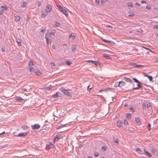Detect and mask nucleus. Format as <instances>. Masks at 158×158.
<instances>
[{
    "instance_id": "nucleus-1",
    "label": "nucleus",
    "mask_w": 158,
    "mask_h": 158,
    "mask_svg": "<svg viewBox=\"0 0 158 158\" xmlns=\"http://www.w3.org/2000/svg\"><path fill=\"white\" fill-rule=\"evenodd\" d=\"M52 6L49 5L48 4L46 6L45 9V12H43L41 15V17L42 18H45L46 16V15L48 13H50L52 10Z\"/></svg>"
},
{
    "instance_id": "nucleus-2",
    "label": "nucleus",
    "mask_w": 158,
    "mask_h": 158,
    "mask_svg": "<svg viewBox=\"0 0 158 158\" xmlns=\"http://www.w3.org/2000/svg\"><path fill=\"white\" fill-rule=\"evenodd\" d=\"M56 6L60 10V11H61L62 13H63L67 17L68 16V13L64 8L61 6L57 5H56Z\"/></svg>"
},
{
    "instance_id": "nucleus-3",
    "label": "nucleus",
    "mask_w": 158,
    "mask_h": 158,
    "mask_svg": "<svg viewBox=\"0 0 158 158\" xmlns=\"http://www.w3.org/2000/svg\"><path fill=\"white\" fill-rule=\"evenodd\" d=\"M50 33H47L45 35V38L46 41L48 44H51V41L50 39L48 37V36H50Z\"/></svg>"
},
{
    "instance_id": "nucleus-4",
    "label": "nucleus",
    "mask_w": 158,
    "mask_h": 158,
    "mask_svg": "<svg viewBox=\"0 0 158 158\" xmlns=\"http://www.w3.org/2000/svg\"><path fill=\"white\" fill-rule=\"evenodd\" d=\"M60 90L65 95L68 96H69L70 95V93L67 90L64 89L63 88H61L60 89Z\"/></svg>"
},
{
    "instance_id": "nucleus-5",
    "label": "nucleus",
    "mask_w": 158,
    "mask_h": 158,
    "mask_svg": "<svg viewBox=\"0 0 158 158\" xmlns=\"http://www.w3.org/2000/svg\"><path fill=\"white\" fill-rule=\"evenodd\" d=\"M31 128L33 130L38 129L40 127V126L38 124H35L31 126Z\"/></svg>"
},
{
    "instance_id": "nucleus-6",
    "label": "nucleus",
    "mask_w": 158,
    "mask_h": 158,
    "mask_svg": "<svg viewBox=\"0 0 158 158\" xmlns=\"http://www.w3.org/2000/svg\"><path fill=\"white\" fill-rule=\"evenodd\" d=\"M29 133V131L26 132L21 133L18 134L17 136L18 137L25 136L27 135Z\"/></svg>"
},
{
    "instance_id": "nucleus-7",
    "label": "nucleus",
    "mask_w": 158,
    "mask_h": 158,
    "mask_svg": "<svg viewBox=\"0 0 158 158\" xmlns=\"http://www.w3.org/2000/svg\"><path fill=\"white\" fill-rule=\"evenodd\" d=\"M61 138V136L59 135H56L54 137L53 139V143H55V142L58 141Z\"/></svg>"
},
{
    "instance_id": "nucleus-8",
    "label": "nucleus",
    "mask_w": 158,
    "mask_h": 158,
    "mask_svg": "<svg viewBox=\"0 0 158 158\" xmlns=\"http://www.w3.org/2000/svg\"><path fill=\"white\" fill-rule=\"evenodd\" d=\"M86 62L88 63H91L95 65H97L98 64H99V63L98 62H97L96 61H92L91 60H87L86 61Z\"/></svg>"
},
{
    "instance_id": "nucleus-9",
    "label": "nucleus",
    "mask_w": 158,
    "mask_h": 158,
    "mask_svg": "<svg viewBox=\"0 0 158 158\" xmlns=\"http://www.w3.org/2000/svg\"><path fill=\"white\" fill-rule=\"evenodd\" d=\"M124 79L127 82H131L132 81V80L131 79L127 77H124Z\"/></svg>"
},
{
    "instance_id": "nucleus-10",
    "label": "nucleus",
    "mask_w": 158,
    "mask_h": 158,
    "mask_svg": "<svg viewBox=\"0 0 158 158\" xmlns=\"http://www.w3.org/2000/svg\"><path fill=\"white\" fill-rule=\"evenodd\" d=\"M120 82V85H119V87H123L126 84V83L124 81H119Z\"/></svg>"
},
{
    "instance_id": "nucleus-11",
    "label": "nucleus",
    "mask_w": 158,
    "mask_h": 158,
    "mask_svg": "<svg viewBox=\"0 0 158 158\" xmlns=\"http://www.w3.org/2000/svg\"><path fill=\"white\" fill-rule=\"evenodd\" d=\"M54 145L51 143H49L48 144V147L49 148H54Z\"/></svg>"
},
{
    "instance_id": "nucleus-12",
    "label": "nucleus",
    "mask_w": 158,
    "mask_h": 158,
    "mask_svg": "<svg viewBox=\"0 0 158 158\" xmlns=\"http://www.w3.org/2000/svg\"><path fill=\"white\" fill-rule=\"evenodd\" d=\"M20 18L18 15H16L15 17V20L16 22L19 21L20 20Z\"/></svg>"
},
{
    "instance_id": "nucleus-13",
    "label": "nucleus",
    "mask_w": 158,
    "mask_h": 158,
    "mask_svg": "<svg viewBox=\"0 0 158 158\" xmlns=\"http://www.w3.org/2000/svg\"><path fill=\"white\" fill-rule=\"evenodd\" d=\"M60 93L59 92H57L55 93L54 94L52 95V97L54 98H58L59 97L58 94Z\"/></svg>"
},
{
    "instance_id": "nucleus-14",
    "label": "nucleus",
    "mask_w": 158,
    "mask_h": 158,
    "mask_svg": "<svg viewBox=\"0 0 158 158\" xmlns=\"http://www.w3.org/2000/svg\"><path fill=\"white\" fill-rule=\"evenodd\" d=\"M133 66L135 67H142L143 66V65H139V64H137L135 63H134L132 64Z\"/></svg>"
},
{
    "instance_id": "nucleus-15",
    "label": "nucleus",
    "mask_w": 158,
    "mask_h": 158,
    "mask_svg": "<svg viewBox=\"0 0 158 158\" xmlns=\"http://www.w3.org/2000/svg\"><path fill=\"white\" fill-rule=\"evenodd\" d=\"M135 121H136V122L138 123V124H141V122L140 121V119L139 118H135Z\"/></svg>"
},
{
    "instance_id": "nucleus-16",
    "label": "nucleus",
    "mask_w": 158,
    "mask_h": 158,
    "mask_svg": "<svg viewBox=\"0 0 158 158\" xmlns=\"http://www.w3.org/2000/svg\"><path fill=\"white\" fill-rule=\"evenodd\" d=\"M113 141L114 143H118V139L117 138H116V139H115V138L114 137H113Z\"/></svg>"
},
{
    "instance_id": "nucleus-17",
    "label": "nucleus",
    "mask_w": 158,
    "mask_h": 158,
    "mask_svg": "<svg viewBox=\"0 0 158 158\" xmlns=\"http://www.w3.org/2000/svg\"><path fill=\"white\" fill-rule=\"evenodd\" d=\"M120 82H117L115 83L114 85V86L115 87H117L118 86L119 87Z\"/></svg>"
},
{
    "instance_id": "nucleus-18",
    "label": "nucleus",
    "mask_w": 158,
    "mask_h": 158,
    "mask_svg": "<svg viewBox=\"0 0 158 158\" xmlns=\"http://www.w3.org/2000/svg\"><path fill=\"white\" fill-rule=\"evenodd\" d=\"M1 7L2 8H3V10L5 11L7 10V9L6 8V5H2L1 6Z\"/></svg>"
},
{
    "instance_id": "nucleus-19",
    "label": "nucleus",
    "mask_w": 158,
    "mask_h": 158,
    "mask_svg": "<svg viewBox=\"0 0 158 158\" xmlns=\"http://www.w3.org/2000/svg\"><path fill=\"white\" fill-rule=\"evenodd\" d=\"M35 73L37 76H40L42 74V73L39 71L35 72Z\"/></svg>"
},
{
    "instance_id": "nucleus-20",
    "label": "nucleus",
    "mask_w": 158,
    "mask_h": 158,
    "mask_svg": "<svg viewBox=\"0 0 158 158\" xmlns=\"http://www.w3.org/2000/svg\"><path fill=\"white\" fill-rule=\"evenodd\" d=\"M70 38H71L72 40H74L75 38V36L72 33L69 36Z\"/></svg>"
},
{
    "instance_id": "nucleus-21",
    "label": "nucleus",
    "mask_w": 158,
    "mask_h": 158,
    "mask_svg": "<svg viewBox=\"0 0 158 158\" xmlns=\"http://www.w3.org/2000/svg\"><path fill=\"white\" fill-rule=\"evenodd\" d=\"M131 114L130 113L127 114L126 116V117L130 119L131 117Z\"/></svg>"
},
{
    "instance_id": "nucleus-22",
    "label": "nucleus",
    "mask_w": 158,
    "mask_h": 158,
    "mask_svg": "<svg viewBox=\"0 0 158 158\" xmlns=\"http://www.w3.org/2000/svg\"><path fill=\"white\" fill-rule=\"evenodd\" d=\"M21 128L24 129V130H25V129H28V128H29V127L27 126H22L21 127Z\"/></svg>"
},
{
    "instance_id": "nucleus-23",
    "label": "nucleus",
    "mask_w": 158,
    "mask_h": 158,
    "mask_svg": "<svg viewBox=\"0 0 158 158\" xmlns=\"http://www.w3.org/2000/svg\"><path fill=\"white\" fill-rule=\"evenodd\" d=\"M16 99L19 101L21 100H23V99L20 97H16Z\"/></svg>"
},
{
    "instance_id": "nucleus-24",
    "label": "nucleus",
    "mask_w": 158,
    "mask_h": 158,
    "mask_svg": "<svg viewBox=\"0 0 158 158\" xmlns=\"http://www.w3.org/2000/svg\"><path fill=\"white\" fill-rule=\"evenodd\" d=\"M128 6L129 9H131L132 7V5L131 3L129 2L128 3Z\"/></svg>"
},
{
    "instance_id": "nucleus-25",
    "label": "nucleus",
    "mask_w": 158,
    "mask_h": 158,
    "mask_svg": "<svg viewBox=\"0 0 158 158\" xmlns=\"http://www.w3.org/2000/svg\"><path fill=\"white\" fill-rule=\"evenodd\" d=\"M27 6V3L25 2H23L21 5V7H25Z\"/></svg>"
},
{
    "instance_id": "nucleus-26",
    "label": "nucleus",
    "mask_w": 158,
    "mask_h": 158,
    "mask_svg": "<svg viewBox=\"0 0 158 158\" xmlns=\"http://www.w3.org/2000/svg\"><path fill=\"white\" fill-rule=\"evenodd\" d=\"M34 65V64L32 61H30L29 62V67L32 66Z\"/></svg>"
},
{
    "instance_id": "nucleus-27",
    "label": "nucleus",
    "mask_w": 158,
    "mask_h": 158,
    "mask_svg": "<svg viewBox=\"0 0 158 158\" xmlns=\"http://www.w3.org/2000/svg\"><path fill=\"white\" fill-rule=\"evenodd\" d=\"M65 63L68 65H70L72 63V62H71L70 61H68H68H65Z\"/></svg>"
},
{
    "instance_id": "nucleus-28",
    "label": "nucleus",
    "mask_w": 158,
    "mask_h": 158,
    "mask_svg": "<svg viewBox=\"0 0 158 158\" xmlns=\"http://www.w3.org/2000/svg\"><path fill=\"white\" fill-rule=\"evenodd\" d=\"M122 124L123 123H122L118 122L117 123V125L118 127H121V126H122Z\"/></svg>"
},
{
    "instance_id": "nucleus-29",
    "label": "nucleus",
    "mask_w": 158,
    "mask_h": 158,
    "mask_svg": "<svg viewBox=\"0 0 158 158\" xmlns=\"http://www.w3.org/2000/svg\"><path fill=\"white\" fill-rule=\"evenodd\" d=\"M106 146H102L101 148V150L102 151H104L106 150Z\"/></svg>"
},
{
    "instance_id": "nucleus-30",
    "label": "nucleus",
    "mask_w": 158,
    "mask_h": 158,
    "mask_svg": "<svg viewBox=\"0 0 158 158\" xmlns=\"http://www.w3.org/2000/svg\"><path fill=\"white\" fill-rule=\"evenodd\" d=\"M151 124L150 123H148V129L149 131H150L151 130Z\"/></svg>"
},
{
    "instance_id": "nucleus-31",
    "label": "nucleus",
    "mask_w": 158,
    "mask_h": 158,
    "mask_svg": "<svg viewBox=\"0 0 158 158\" xmlns=\"http://www.w3.org/2000/svg\"><path fill=\"white\" fill-rule=\"evenodd\" d=\"M143 87V86L142 85H140L138 87L135 88H133V89H139V88H142Z\"/></svg>"
},
{
    "instance_id": "nucleus-32",
    "label": "nucleus",
    "mask_w": 158,
    "mask_h": 158,
    "mask_svg": "<svg viewBox=\"0 0 158 158\" xmlns=\"http://www.w3.org/2000/svg\"><path fill=\"white\" fill-rule=\"evenodd\" d=\"M148 79H149V80L150 81H153V79H152V77L151 76H149L148 77Z\"/></svg>"
},
{
    "instance_id": "nucleus-33",
    "label": "nucleus",
    "mask_w": 158,
    "mask_h": 158,
    "mask_svg": "<svg viewBox=\"0 0 158 158\" xmlns=\"http://www.w3.org/2000/svg\"><path fill=\"white\" fill-rule=\"evenodd\" d=\"M60 24L58 22H56L54 24V25L56 27H59L60 26Z\"/></svg>"
},
{
    "instance_id": "nucleus-34",
    "label": "nucleus",
    "mask_w": 158,
    "mask_h": 158,
    "mask_svg": "<svg viewBox=\"0 0 158 158\" xmlns=\"http://www.w3.org/2000/svg\"><path fill=\"white\" fill-rule=\"evenodd\" d=\"M144 151L145 153H146L149 157H151L152 156V155L148 152L146 151L145 150H144Z\"/></svg>"
},
{
    "instance_id": "nucleus-35",
    "label": "nucleus",
    "mask_w": 158,
    "mask_h": 158,
    "mask_svg": "<svg viewBox=\"0 0 158 158\" xmlns=\"http://www.w3.org/2000/svg\"><path fill=\"white\" fill-rule=\"evenodd\" d=\"M29 69L30 71L31 72H34V69L32 67V66L31 67H29Z\"/></svg>"
},
{
    "instance_id": "nucleus-36",
    "label": "nucleus",
    "mask_w": 158,
    "mask_h": 158,
    "mask_svg": "<svg viewBox=\"0 0 158 158\" xmlns=\"http://www.w3.org/2000/svg\"><path fill=\"white\" fill-rule=\"evenodd\" d=\"M124 124H125V125H128V123L127 121L125 119L124 120Z\"/></svg>"
},
{
    "instance_id": "nucleus-37",
    "label": "nucleus",
    "mask_w": 158,
    "mask_h": 158,
    "mask_svg": "<svg viewBox=\"0 0 158 158\" xmlns=\"http://www.w3.org/2000/svg\"><path fill=\"white\" fill-rule=\"evenodd\" d=\"M109 44H110L111 45H114L115 43L112 41H109Z\"/></svg>"
},
{
    "instance_id": "nucleus-38",
    "label": "nucleus",
    "mask_w": 158,
    "mask_h": 158,
    "mask_svg": "<svg viewBox=\"0 0 158 158\" xmlns=\"http://www.w3.org/2000/svg\"><path fill=\"white\" fill-rule=\"evenodd\" d=\"M106 58V59H109V56H108L106 55V54L103 55L102 56Z\"/></svg>"
},
{
    "instance_id": "nucleus-39",
    "label": "nucleus",
    "mask_w": 158,
    "mask_h": 158,
    "mask_svg": "<svg viewBox=\"0 0 158 158\" xmlns=\"http://www.w3.org/2000/svg\"><path fill=\"white\" fill-rule=\"evenodd\" d=\"M106 2H107V1H105L104 0H102L101 1V3L102 5H104V3H105Z\"/></svg>"
},
{
    "instance_id": "nucleus-40",
    "label": "nucleus",
    "mask_w": 158,
    "mask_h": 158,
    "mask_svg": "<svg viewBox=\"0 0 158 158\" xmlns=\"http://www.w3.org/2000/svg\"><path fill=\"white\" fill-rule=\"evenodd\" d=\"M95 2L96 4L97 5H99V0H96Z\"/></svg>"
},
{
    "instance_id": "nucleus-41",
    "label": "nucleus",
    "mask_w": 158,
    "mask_h": 158,
    "mask_svg": "<svg viewBox=\"0 0 158 158\" xmlns=\"http://www.w3.org/2000/svg\"><path fill=\"white\" fill-rule=\"evenodd\" d=\"M134 16V15L133 13H130L128 15V16L129 17H133Z\"/></svg>"
},
{
    "instance_id": "nucleus-42",
    "label": "nucleus",
    "mask_w": 158,
    "mask_h": 158,
    "mask_svg": "<svg viewBox=\"0 0 158 158\" xmlns=\"http://www.w3.org/2000/svg\"><path fill=\"white\" fill-rule=\"evenodd\" d=\"M136 151L138 152H141V150L139 148H137L136 149Z\"/></svg>"
},
{
    "instance_id": "nucleus-43",
    "label": "nucleus",
    "mask_w": 158,
    "mask_h": 158,
    "mask_svg": "<svg viewBox=\"0 0 158 158\" xmlns=\"http://www.w3.org/2000/svg\"><path fill=\"white\" fill-rule=\"evenodd\" d=\"M136 83H137V86H138V87L141 84L140 82L139 81H138V82H137Z\"/></svg>"
},
{
    "instance_id": "nucleus-44",
    "label": "nucleus",
    "mask_w": 158,
    "mask_h": 158,
    "mask_svg": "<svg viewBox=\"0 0 158 158\" xmlns=\"http://www.w3.org/2000/svg\"><path fill=\"white\" fill-rule=\"evenodd\" d=\"M135 6L137 7H138L139 6L140 4L138 3H135Z\"/></svg>"
},
{
    "instance_id": "nucleus-45",
    "label": "nucleus",
    "mask_w": 158,
    "mask_h": 158,
    "mask_svg": "<svg viewBox=\"0 0 158 158\" xmlns=\"http://www.w3.org/2000/svg\"><path fill=\"white\" fill-rule=\"evenodd\" d=\"M148 108H149L151 107V104L150 103H148L147 105Z\"/></svg>"
},
{
    "instance_id": "nucleus-46",
    "label": "nucleus",
    "mask_w": 158,
    "mask_h": 158,
    "mask_svg": "<svg viewBox=\"0 0 158 158\" xmlns=\"http://www.w3.org/2000/svg\"><path fill=\"white\" fill-rule=\"evenodd\" d=\"M94 155L95 156L97 157L98 156V152H96L94 153Z\"/></svg>"
},
{
    "instance_id": "nucleus-47",
    "label": "nucleus",
    "mask_w": 158,
    "mask_h": 158,
    "mask_svg": "<svg viewBox=\"0 0 158 158\" xmlns=\"http://www.w3.org/2000/svg\"><path fill=\"white\" fill-rule=\"evenodd\" d=\"M133 79L134 80L135 82L136 83L138 82V80L136 78H133Z\"/></svg>"
},
{
    "instance_id": "nucleus-48",
    "label": "nucleus",
    "mask_w": 158,
    "mask_h": 158,
    "mask_svg": "<svg viewBox=\"0 0 158 158\" xmlns=\"http://www.w3.org/2000/svg\"><path fill=\"white\" fill-rule=\"evenodd\" d=\"M72 50L73 51H74L76 50V47H73L72 48Z\"/></svg>"
},
{
    "instance_id": "nucleus-49",
    "label": "nucleus",
    "mask_w": 158,
    "mask_h": 158,
    "mask_svg": "<svg viewBox=\"0 0 158 158\" xmlns=\"http://www.w3.org/2000/svg\"><path fill=\"white\" fill-rule=\"evenodd\" d=\"M143 75H144V76L145 77H148V76H149V75H148L147 74H146V73H143Z\"/></svg>"
},
{
    "instance_id": "nucleus-50",
    "label": "nucleus",
    "mask_w": 158,
    "mask_h": 158,
    "mask_svg": "<svg viewBox=\"0 0 158 158\" xmlns=\"http://www.w3.org/2000/svg\"><path fill=\"white\" fill-rule=\"evenodd\" d=\"M51 66L52 67V66H55V64L54 63H51Z\"/></svg>"
},
{
    "instance_id": "nucleus-51",
    "label": "nucleus",
    "mask_w": 158,
    "mask_h": 158,
    "mask_svg": "<svg viewBox=\"0 0 158 158\" xmlns=\"http://www.w3.org/2000/svg\"><path fill=\"white\" fill-rule=\"evenodd\" d=\"M37 4L38 6H40L41 5V2H37Z\"/></svg>"
},
{
    "instance_id": "nucleus-52",
    "label": "nucleus",
    "mask_w": 158,
    "mask_h": 158,
    "mask_svg": "<svg viewBox=\"0 0 158 158\" xmlns=\"http://www.w3.org/2000/svg\"><path fill=\"white\" fill-rule=\"evenodd\" d=\"M152 152L154 153L156 152V150L155 149H152Z\"/></svg>"
},
{
    "instance_id": "nucleus-53",
    "label": "nucleus",
    "mask_w": 158,
    "mask_h": 158,
    "mask_svg": "<svg viewBox=\"0 0 158 158\" xmlns=\"http://www.w3.org/2000/svg\"><path fill=\"white\" fill-rule=\"evenodd\" d=\"M114 97H112V102H110V103H111L113 101H114Z\"/></svg>"
},
{
    "instance_id": "nucleus-54",
    "label": "nucleus",
    "mask_w": 158,
    "mask_h": 158,
    "mask_svg": "<svg viewBox=\"0 0 158 158\" xmlns=\"http://www.w3.org/2000/svg\"><path fill=\"white\" fill-rule=\"evenodd\" d=\"M102 40L105 41V42H107V43H108L109 42V40H104L103 39H102Z\"/></svg>"
},
{
    "instance_id": "nucleus-55",
    "label": "nucleus",
    "mask_w": 158,
    "mask_h": 158,
    "mask_svg": "<svg viewBox=\"0 0 158 158\" xmlns=\"http://www.w3.org/2000/svg\"><path fill=\"white\" fill-rule=\"evenodd\" d=\"M130 110L132 112H134L135 111L132 108L130 109Z\"/></svg>"
},
{
    "instance_id": "nucleus-56",
    "label": "nucleus",
    "mask_w": 158,
    "mask_h": 158,
    "mask_svg": "<svg viewBox=\"0 0 158 158\" xmlns=\"http://www.w3.org/2000/svg\"><path fill=\"white\" fill-rule=\"evenodd\" d=\"M141 3L142 4H143L144 3H146V1H141Z\"/></svg>"
},
{
    "instance_id": "nucleus-57",
    "label": "nucleus",
    "mask_w": 158,
    "mask_h": 158,
    "mask_svg": "<svg viewBox=\"0 0 158 158\" xmlns=\"http://www.w3.org/2000/svg\"><path fill=\"white\" fill-rule=\"evenodd\" d=\"M143 48H145V49H147V50H148L149 51L151 52H152V51L151 50H150V49H148V48H145V47H143Z\"/></svg>"
},
{
    "instance_id": "nucleus-58",
    "label": "nucleus",
    "mask_w": 158,
    "mask_h": 158,
    "mask_svg": "<svg viewBox=\"0 0 158 158\" xmlns=\"http://www.w3.org/2000/svg\"><path fill=\"white\" fill-rule=\"evenodd\" d=\"M22 90L23 91H27V89L24 88Z\"/></svg>"
},
{
    "instance_id": "nucleus-59",
    "label": "nucleus",
    "mask_w": 158,
    "mask_h": 158,
    "mask_svg": "<svg viewBox=\"0 0 158 158\" xmlns=\"http://www.w3.org/2000/svg\"><path fill=\"white\" fill-rule=\"evenodd\" d=\"M112 29V27L109 26V30H111Z\"/></svg>"
},
{
    "instance_id": "nucleus-60",
    "label": "nucleus",
    "mask_w": 158,
    "mask_h": 158,
    "mask_svg": "<svg viewBox=\"0 0 158 158\" xmlns=\"http://www.w3.org/2000/svg\"><path fill=\"white\" fill-rule=\"evenodd\" d=\"M146 8L148 10H149L151 9V8H150V7H149V6H146Z\"/></svg>"
},
{
    "instance_id": "nucleus-61",
    "label": "nucleus",
    "mask_w": 158,
    "mask_h": 158,
    "mask_svg": "<svg viewBox=\"0 0 158 158\" xmlns=\"http://www.w3.org/2000/svg\"><path fill=\"white\" fill-rule=\"evenodd\" d=\"M2 51L3 52H5V49L4 48H2Z\"/></svg>"
},
{
    "instance_id": "nucleus-62",
    "label": "nucleus",
    "mask_w": 158,
    "mask_h": 158,
    "mask_svg": "<svg viewBox=\"0 0 158 158\" xmlns=\"http://www.w3.org/2000/svg\"><path fill=\"white\" fill-rule=\"evenodd\" d=\"M45 31V30L44 29H42L41 30V31L42 32H44Z\"/></svg>"
},
{
    "instance_id": "nucleus-63",
    "label": "nucleus",
    "mask_w": 158,
    "mask_h": 158,
    "mask_svg": "<svg viewBox=\"0 0 158 158\" xmlns=\"http://www.w3.org/2000/svg\"><path fill=\"white\" fill-rule=\"evenodd\" d=\"M50 35H51V34H52L53 35H54L55 34V33L54 32H52V33H50Z\"/></svg>"
},
{
    "instance_id": "nucleus-64",
    "label": "nucleus",
    "mask_w": 158,
    "mask_h": 158,
    "mask_svg": "<svg viewBox=\"0 0 158 158\" xmlns=\"http://www.w3.org/2000/svg\"><path fill=\"white\" fill-rule=\"evenodd\" d=\"M52 88V86L50 85V86L48 88L49 89H51Z\"/></svg>"
}]
</instances>
